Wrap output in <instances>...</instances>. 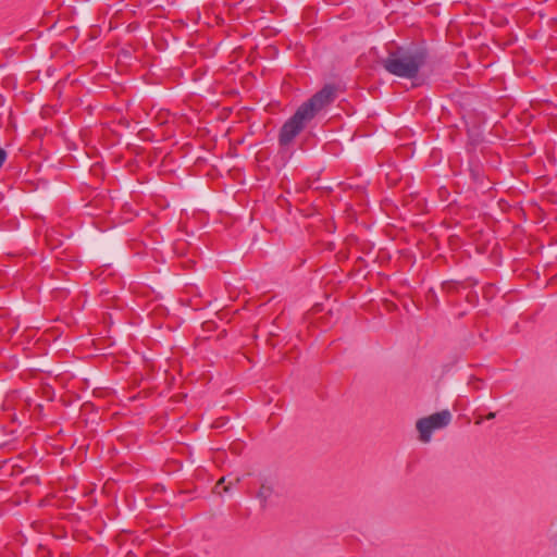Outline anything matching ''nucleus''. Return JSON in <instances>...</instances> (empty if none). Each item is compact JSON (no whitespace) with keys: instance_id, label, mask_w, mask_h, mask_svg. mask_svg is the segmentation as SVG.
I'll use <instances>...</instances> for the list:
<instances>
[{"instance_id":"1","label":"nucleus","mask_w":557,"mask_h":557,"mask_svg":"<svg viewBox=\"0 0 557 557\" xmlns=\"http://www.w3.org/2000/svg\"><path fill=\"white\" fill-rule=\"evenodd\" d=\"M429 53L426 48L416 45L399 46L387 52L382 60L383 69L391 75L414 79L426 64Z\"/></svg>"},{"instance_id":"2","label":"nucleus","mask_w":557,"mask_h":557,"mask_svg":"<svg viewBox=\"0 0 557 557\" xmlns=\"http://www.w3.org/2000/svg\"><path fill=\"white\" fill-rule=\"evenodd\" d=\"M311 120L312 119L306 113V109L298 108L280 129V146L288 147Z\"/></svg>"},{"instance_id":"3","label":"nucleus","mask_w":557,"mask_h":557,"mask_svg":"<svg viewBox=\"0 0 557 557\" xmlns=\"http://www.w3.org/2000/svg\"><path fill=\"white\" fill-rule=\"evenodd\" d=\"M450 421L451 413L448 410H442L429 417L419 419L416 426L419 432L420 441L423 443H429L431 441L432 433L435 430L447 426Z\"/></svg>"},{"instance_id":"4","label":"nucleus","mask_w":557,"mask_h":557,"mask_svg":"<svg viewBox=\"0 0 557 557\" xmlns=\"http://www.w3.org/2000/svg\"><path fill=\"white\" fill-rule=\"evenodd\" d=\"M336 96V87L325 85L321 90L315 92L309 100L304 102L299 108L306 109V113L311 117L314 116L327 104L334 101Z\"/></svg>"},{"instance_id":"5","label":"nucleus","mask_w":557,"mask_h":557,"mask_svg":"<svg viewBox=\"0 0 557 557\" xmlns=\"http://www.w3.org/2000/svg\"><path fill=\"white\" fill-rule=\"evenodd\" d=\"M272 493H273L272 487L270 485L263 483V484H261V486L258 491L257 497L260 499V502L262 504H265L269 500V498L271 497Z\"/></svg>"},{"instance_id":"6","label":"nucleus","mask_w":557,"mask_h":557,"mask_svg":"<svg viewBox=\"0 0 557 557\" xmlns=\"http://www.w3.org/2000/svg\"><path fill=\"white\" fill-rule=\"evenodd\" d=\"M7 152L4 149H0V168L2 166L3 162L5 161Z\"/></svg>"},{"instance_id":"7","label":"nucleus","mask_w":557,"mask_h":557,"mask_svg":"<svg viewBox=\"0 0 557 557\" xmlns=\"http://www.w3.org/2000/svg\"><path fill=\"white\" fill-rule=\"evenodd\" d=\"M496 417V413L495 412H490L487 416H486V419L487 420H492Z\"/></svg>"},{"instance_id":"8","label":"nucleus","mask_w":557,"mask_h":557,"mask_svg":"<svg viewBox=\"0 0 557 557\" xmlns=\"http://www.w3.org/2000/svg\"><path fill=\"white\" fill-rule=\"evenodd\" d=\"M225 479L224 478H221L218 483H216V486L215 487H219L220 485H222L224 483Z\"/></svg>"}]
</instances>
